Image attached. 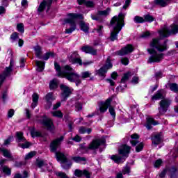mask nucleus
<instances>
[{
  "label": "nucleus",
  "mask_w": 178,
  "mask_h": 178,
  "mask_svg": "<svg viewBox=\"0 0 178 178\" xmlns=\"http://www.w3.org/2000/svg\"><path fill=\"white\" fill-rule=\"evenodd\" d=\"M34 51H35V54L37 58H38V59H42V56H41V54H42L41 47H40V46L35 47Z\"/></svg>",
  "instance_id": "34"
},
{
  "label": "nucleus",
  "mask_w": 178,
  "mask_h": 178,
  "mask_svg": "<svg viewBox=\"0 0 178 178\" xmlns=\"http://www.w3.org/2000/svg\"><path fill=\"white\" fill-rule=\"evenodd\" d=\"M159 106H160L158 108V116L165 115V113L168 112V109H169V106H170V100H169L168 99H163L159 102Z\"/></svg>",
  "instance_id": "12"
},
{
  "label": "nucleus",
  "mask_w": 178,
  "mask_h": 178,
  "mask_svg": "<svg viewBox=\"0 0 178 178\" xmlns=\"http://www.w3.org/2000/svg\"><path fill=\"white\" fill-rule=\"evenodd\" d=\"M170 89L174 92H178V85L177 83H170Z\"/></svg>",
  "instance_id": "41"
},
{
  "label": "nucleus",
  "mask_w": 178,
  "mask_h": 178,
  "mask_svg": "<svg viewBox=\"0 0 178 178\" xmlns=\"http://www.w3.org/2000/svg\"><path fill=\"white\" fill-rule=\"evenodd\" d=\"M79 26L82 31L84 33H88V30H90V25L84 22V21H81Z\"/></svg>",
  "instance_id": "28"
},
{
  "label": "nucleus",
  "mask_w": 178,
  "mask_h": 178,
  "mask_svg": "<svg viewBox=\"0 0 178 178\" xmlns=\"http://www.w3.org/2000/svg\"><path fill=\"white\" fill-rule=\"evenodd\" d=\"M131 151V147L127 145H123L118 149V154L120 155H123V156H127V155L130 154Z\"/></svg>",
  "instance_id": "19"
},
{
  "label": "nucleus",
  "mask_w": 178,
  "mask_h": 178,
  "mask_svg": "<svg viewBox=\"0 0 178 178\" xmlns=\"http://www.w3.org/2000/svg\"><path fill=\"white\" fill-rule=\"evenodd\" d=\"M105 145V139H95L93 140L88 145V147H83L86 152H90V151H95L98 149L99 147Z\"/></svg>",
  "instance_id": "8"
},
{
  "label": "nucleus",
  "mask_w": 178,
  "mask_h": 178,
  "mask_svg": "<svg viewBox=\"0 0 178 178\" xmlns=\"http://www.w3.org/2000/svg\"><path fill=\"white\" fill-rule=\"evenodd\" d=\"M131 0H126L125 5L123 6L122 9H127L130 6V2Z\"/></svg>",
  "instance_id": "62"
},
{
  "label": "nucleus",
  "mask_w": 178,
  "mask_h": 178,
  "mask_svg": "<svg viewBox=\"0 0 178 178\" xmlns=\"http://www.w3.org/2000/svg\"><path fill=\"white\" fill-rule=\"evenodd\" d=\"M70 62H71V63H78V65L79 66H81L83 65V66H88V65L92 64V61H85L83 63L81 61V58H80V56L79 55V53H77V51H74L70 56Z\"/></svg>",
  "instance_id": "11"
},
{
  "label": "nucleus",
  "mask_w": 178,
  "mask_h": 178,
  "mask_svg": "<svg viewBox=\"0 0 178 178\" xmlns=\"http://www.w3.org/2000/svg\"><path fill=\"white\" fill-rule=\"evenodd\" d=\"M111 102H112V98H108L106 100L105 102H102L99 105V111L101 113H105V112L108 111V108H108L109 113L111 115L113 118L115 119V118H116V112L115 111V108H113L111 106Z\"/></svg>",
  "instance_id": "4"
},
{
  "label": "nucleus",
  "mask_w": 178,
  "mask_h": 178,
  "mask_svg": "<svg viewBox=\"0 0 178 178\" xmlns=\"http://www.w3.org/2000/svg\"><path fill=\"white\" fill-rule=\"evenodd\" d=\"M162 165V159H159L154 163V168H159Z\"/></svg>",
  "instance_id": "54"
},
{
  "label": "nucleus",
  "mask_w": 178,
  "mask_h": 178,
  "mask_svg": "<svg viewBox=\"0 0 178 178\" xmlns=\"http://www.w3.org/2000/svg\"><path fill=\"white\" fill-rule=\"evenodd\" d=\"M35 65L38 67L37 70L38 72H42L44 70V67H45V63L42 61L35 60Z\"/></svg>",
  "instance_id": "31"
},
{
  "label": "nucleus",
  "mask_w": 178,
  "mask_h": 178,
  "mask_svg": "<svg viewBox=\"0 0 178 178\" xmlns=\"http://www.w3.org/2000/svg\"><path fill=\"white\" fill-rule=\"evenodd\" d=\"M54 67L60 77H65L70 83H76V86L81 84L80 75L70 65H65L60 67V65L58 63H55Z\"/></svg>",
  "instance_id": "1"
},
{
  "label": "nucleus",
  "mask_w": 178,
  "mask_h": 178,
  "mask_svg": "<svg viewBox=\"0 0 178 178\" xmlns=\"http://www.w3.org/2000/svg\"><path fill=\"white\" fill-rule=\"evenodd\" d=\"M113 66L112 63H111V59L108 58L106 61V64L99 70H96V74L99 77H102V79H105V74H106V72L109 69H112Z\"/></svg>",
  "instance_id": "10"
},
{
  "label": "nucleus",
  "mask_w": 178,
  "mask_h": 178,
  "mask_svg": "<svg viewBox=\"0 0 178 178\" xmlns=\"http://www.w3.org/2000/svg\"><path fill=\"white\" fill-rule=\"evenodd\" d=\"M56 159L62 164L67 163V159L66 158V156H57Z\"/></svg>",
  "instance_id": "42"
},
{
  "label": "nucleus",
  "mask_w": 178,
  "mask_h": 178,
  "mask_svg": "<svg viewBox=\"0 0 178 178\" xmlns=\"http://www.w3.org/2000/svg\"><path fill=\"white\" fill-rule=\"evenodd\" d=\"M144 148V143L141 142L136 147V152H140V151H143Z\"/></svg>",
  "instance_id": "45"
},
{
  "label": "nucleus",
  "mask_w": 178,
  "mask_h": 178,
  "mask_svg": "<svg viewBox=\"0 0 178 178\" xmlns=\"http://www.w3.org/2000/svg\"><path fill=\"white\" fill-rule=\"evenodd\" d=\"M72 159L76 163H81V165H86L87 163V159L86 157L75 156Z\"/></svg>",
  "instance_id": "26"
},
{
  "label": "nucleus",
  "mask_w": 178,
  "mask_h": 178,
  "mask_svg": "<svg viewBox=\"0 0 178 178\" xmlns=\"http://www.w3.org/2000/svg\"><path fill=\"white\" fill-rule=\"evenodd\" d=\"M56 175L59 178H69V176H67V175L63 172H58L56 173Z\"/></svg>",
  "instance_id": "46"
},
{
  "label": "nucleus",
  "mask_w": 178,
  "mask_h": 178,
  "mask_svg": "<svg viewBox=\"0 0 178 178\" xmlns=\"http://www.w3.org/2000/svg\"><path fill=\"white\" fill-rule=\"evenodd\" d=\"M69 18H67L64 20V24H70V28L65 29V34H72L73 31L77 29L76 25V19L80 17L83 19V15L79 14L70 13L67 15Z\"/></svg>",
  "instance_id": "3"
},
{
  "label": "nucleus",
  "mask_w": 178,
  "mask_h": 178,
  "mask_svg": "<svg viewBox=\"0 0 178 178\" xmlns=\"http://www.w3.org/2000/svg\"><path fill=\"white\" fill-rule=\"evenodd\" d=\"M109 13H111V8H107L104 10H98L96 15H91V18L92 19V20H100L101 17L103 16L104 17H106V16H108Z\"/></svg>",
  "instance_id": "15"
},
{
  "label": "nucleus",
  "mask_w": 178,
  "mask_h": 178,
  "mask_svg": "<svg viewBox=\"0 0 178 178\" xmlns=\"http://www.w3.org/2000/svg\"><path fill=\"white\" fill-rule=\"evenodd\" d=\"M38 153L35 151H32L29 153H28V154L26 155V156H38Z\"/></svg>",
  "instance_id": "57"
},
{
  "label": "nucleus",
  "mask_w": 178,
  "mask_h": 178,
  "mask_svg": "<svg viewBox=\"0 0 178 178\" xmlns=\"http://www.w3.org/2000/svg\"><path fill=\"white\" fill-rule=\"evenodd\" d=\"M167 42V41H165L162 43L161 42V39L154 38L151 42L150 47H152V48H155L159 52H163L168 49Z\"/></svg>",
  "instance_id": "6"
},
{
  "label": "nucleus",
  "mask_w": 178,
  "mask_h": 178,
  "mask_svg": "<svg viewBox=\"0 0 178 178\" xmlns=\"http://www.w3.org/2000/svg\"><path fill=\"white\" fill-rule=\"evenodd\" d=\"M35 165L36 166H38V168H40V169L42 168H47L48 166V161L38 157L35 161Z\"/></svg>",
  "instance_id": "21"
},
{
  "label": "nucleus",
  "mask_w": 178,
  "mask_h": 178,
  "mask_svg": "<svg viewBox=\"0 0 178 178\" xmlns=\"http://www.w3.org/2000/svg\"><path fill=\"white\" fill-rule=\"evenodd\" d=\"M31 145V143L30 142H27V141H24V143H19V147H20L21 148H29L30 146Z\"/></svg>",
  "instance_id": "44"
},
{
  "label": "nucleus",
  "mask_w": 178,
  "mask_h": 178,
  "mask_svg": "<svg viewBox=\"0 0 178 178\" xmlns=\"http://www.w3.org/2000/svg\"><path fill=\"white\" fill-rule=\"evenodd\" d=\"M31 136L34 137H41V132L37 131H31Z\"/></svg>",
  "instance_id": "48"
},
{
  "label": "nucleus",
  "mask_w": 178,
  "mask_h": 178,
  "mask_svg": "<svg viewBox=\"0 0 178 178\" xmlns=\"http://www.w3.org/2000/svg\"><path fill=\"white\" fill-rule=\"evenodd\" d=\"M140 139V136L137 134H134L131 135V140L130 143L131 144L132 147H136L137 144H140V141L138 140Z\"/></svg>",
  "instance_id": "24"
},
{
  "label": "nucleus",
  "mask_w": 178,
  "mask_h": 178,
  "mask_svg": "<svg viewBox=\"0 0 178 178\" xmlns=\"http://www.w3.org/2000/svg\"><path fill=\"white\" fill-rule=\"evenodd\" d=\"M27 177H29V172H27V171H24L23 175H22V174L20 173H17L14 176V178H27Z\"/></svg>",
  "instance_id": "38"
},
{
  "label": "nucleus",
  "mask_w": 178,
  "mask_h": 178,
  "mask_svg": "<svg viewBox=\"0 0 178 178\" xmlns=\"http://www.w3.org/2000/svg\"><path fill=\"white\" fill-rule=\"evenodd\" d=\"M50 90L58 88V79H53L49 84Z\"/></svg>",
  "instance_id": "36"
},
{
  "label": "nucleus",
  "mask_w": 178,
  "mask_h": 178,
  "mask_svg": "<svg viewBox=\"0 0 178 178\" xmlns=\"http://www.w3.org/2000/svg\"><path fill=\"white\" fill-rule=\"evenodd\" d=\"M169 1L170 0H154V3L161 8H165V6H168Z\"/></svg>",
  "instance_id": "27"
},
{
  "label": "nucleus",
  "mask_w": 178,
  "mask_h": 178,
  "mask_svg": "<svg viewBox=\"0 0 178 178\" xmlns=\"http://www.w3.org/2000/svg\"><path fill=\"white\" fill-rule=\"evenodd\" d=\"M38 94L37 93H34L32 95V99H33V103L31 104L32 108H35V106H37V105L38 104Z\"/></svg>",
  "instance_id": "33"
},
{
  "label": "nucleus",
  "mask_w": 178,
  "mask_h": 178,
  "mask_svg": "<svg viewBox=\"0 0 178 178\" xmlns=\"http://www.w3.org/2000/svg\"><path fill=\"white\" fill-rule=\"evenodd\" d=\"M1 152L4 156H12L10 151H9L6 149H2Z\"/></svg>",
  "instance_id": "49"
},
{
  "label": "nucleus",
  "mask_w": 178,
  "mask_h": 178,
  "mask_svg": "<svg viewBox=\"0 0 178 178\" xmlns=\"http://www.w3.org/2000/svg\"><path fill=\"white\" fill-rule=\"evenodd\" d=\"M147 52L150 54V57L148 60V63H159L162 59H163V54L158 53L155 49H148Z\"/></svg>",
  "instance_id": "7"
},
{
  "label": "nucleus",
  "mask_w": 178,
  "mask_h": 178,
  "mask_svg": "<svg viewBox=\"0 0 178 178\" xmlns=\"http://www.w3.org/2000/svg\"><path fill=\"white\" fill-rule=\"evenodd\" d=\"M131 76V72H127L126 74H124L122 79H121V82L122 83H126V81L127 80H129V79H130Z\"/></svg>",
  "instance_id": "39"
},
{
  "label": "nucleus",
  "mask_w": 178,
  "mask_h": 178,
  "mask_svg": "<svg viewBox=\"0 0 178 178\" xmlns=\"http://www.w3.org/2000/svg\"><path fill=\"white\" fill-rule=\"evenodd\" d=\"M159 35L161 38H165L169 37L170 34H177L178 26L177 25H172L169 28L165 26L162 29L159 31Z\"/></svg>",
  "instance_id": "5"
},
{
  "label": "nucleus",
  "mask_w": 178,
  "mask_h": 178,
  "mask_svg": "<svg viewBox=\"0 0 178 178\" xmlns=\"http://www.w3.org/2000/svg\"><path fill=\"white\" fill-rule=\"evenodd\" d=\"M81 51L90 55H97V49L91 46H83L81 47Z\"/></svg>",
  "instance_id": "20"
},
{
  "label": "nucleus",
  "mask_w": 178,
  "mask_h": 178,
  "mask_svg": "<svg viewBox=\"0 0 178 178\" xmlns=\"http://www.w3.org/2000/svg\"><path fill=\"white\" fill-rule=\"evenodd\" d=\"M102 29H104V26H98L97 29H95V31H97V32L99 33V35H101V34H102Z\"/></svg>",
  "instance_id": "61"
},
{
  "label": "nucleus",
  "mask_w": 178,
  "mask_h": 178,
  "mask_svg": "<svg viewBox=\"0 0 178 178\" xmlns=\"http://www.w3.org/2000/svg\"><path fill=\"white\" fill-rule=\"evenodd\" d=\"M144 20L145 22L152 23V22H154V20H155V18L152 17V15L147 14L144 15Z\"/></svg>",
  "instance_id": "37"
},
{
  "label": "nucleus",
  "mask_w": 178,
  "mask_h": 178,
  "mask_svg": "<svg viewBox=\"0 0 178 178\" xmlns=\"http://www.w3.org/2000/svg\"><path fill=\"white\" fill-rule=\"evenodd\" d=\"M149 35H151V33H149V31H146L141 34L140 38H148V37H149Z\"/></svg>",
  "instance_id": "56"
},
{
  "label": "nucleus",
  "mask_w": 178,
  "mask_h": 178,
  "mask_svg": "<svg viewBox=\"0 0 178 178\" xmlns=\"http://www.w3.org/2000/svg\"><path fill=\"white\" fill-rule=\"evenodd\" d=\"M13 115H15V110L14 109L9 110L8 113V118H12Z\"/></svg>",
  "instance_id": "63"
},
{
  "label": "nucleus",
  "mask_w": 178,
  "mask_h": 178,
  "mask_svg": "<svg viewBox=\"0 0 178 178\" xmlns=\"http://www.w3.org/2000/svg\"><path fill=\"white\" fill-rule=\"evenodd\" d=\"M159 99H163L162 90L157 91L152 97V101H158Z\"/></svg>",
  "instance_id": "29"
},
{
  "label": "nucleus",
  "mask_w": 178,
  "mask_h": 178,
  "mask_svg": "<svg viewBox=\"0 0 178 178\" xmlns=\"http://www.w3.org/2000/svg\"><path fill=\"white\" fill-rule=\"evenodd\" d=\"M2 170L3 172L5 173V175H7V176H10L12 173V170L7 166H3Z\"/></svg>",
  "instance_id": "43"
},
{
  "label": "nucleus",
  "mask_w": 178,
  "mask_h": 178,
  "mask_svg": "<svg viewBox=\"0 0 178 178\" xmlns=\"http://www.w3.org/2000/svg\"><path fill=\"white\" fill-rule=\"evenodd\" d=\"M44 99L48 105V106H46V108L47 109H49L52 105V101H55V98L54 97L52 92L47 93L44 97Z\"/></svg>",
  "instance_id": "23"
},
{
  "label": "nucleus",
  "mask_w": 178,
  "mask_h": 178,
  "mask_svg": "<svg viewBox=\"0 0 178 178\" xmlns=\"http://www.w3.org/2000/svg\"><path fill=\"white\" fill-rule=\"evenodd\" d=\"M156 126L159 124V122L158 121H155V120L152 118H147V123L145 124V127L147 129V130H151L152 129V125Z\"/></svg>",
  "instance_id": "22"
},
{
  "label": "nucleus",
  "mask_w": 178,
  "mask_h": 178,
  "mask_svg": "<svg viewBox=\"0 0 178 178\" xmlns=\"http://www.w3.org/2000/svg\"><path fill=\"white\" fill-rule=\"evenodd\" d=\"M17 29L18 31H19V33H24V26L22 23L17 25Z\"/></svg>",
  "instance_id": "50"
},
{
  "label": "nucleus",
  "mask_w": 178,
  "mask_h": 178,
  "mask_svg": "<svg viewBox=\"0 0 178 178\" xmlns=\"http://www.w3.org/2000/svg\"><path fill=\"white\" fill-rule=\"evenodd\" d=\"M130 61L129 60V59L127 58V57H124V58H122L121 59V63H122V65H124L125 66H127V65H129V63Z\"/></svg>",
  "instance_id": "53"
},
{
  "label": "nucleus",
  "mask_w": 178,
  "mask_h": 178,
  "mask_svg": "<svg viewBox=\"0 0 178 178\" xmlns=\"http://www.w3.org/2000/svg\"><path fill=\"white\" fill-rule=\"evenodd\" d=\"M152 144H154V145H158V144H161V142L162 141V136L161 134H157L154 136V137L152 138Z\"/></svg>",
  "instance_id": "25"
},
{
  "label": "nucleus",
  "mask_w": 178,
  "mask_h": 178,
  "mask_svg": "<svg viewBox=\"0 0 178 178\" xmlns=\"http://www.w3.org/2000/svg\"><path fill=\"white\" fill-rule=\"evenodd\" d=\"M122 173H123V175H127V173H130V167L126 166V167L122 170Z\"/></svg>",
  "instance_id": "58"
},
{
  "label": "nucleus",
  "mask_w": 178,
  "mask_h": 178,
  "mask_svg": "<svg viewBox=\"0 0 178 178\" xmlns=\"http://www.w3.org/2000/svg\"><path fill=\"white\" fill-rule=\"evenodd\" d=\"M124 14L120 13L118 16H114L112 18L111 21V27H112V30L110 35L111 41L118 40V35L122 31V27L124 26Z\"/></svg>",
  "instance_id": "2"
},
{
  "label": "nucleus",
  "mask_w": 178,
  "mask_h": 178,
  "mask_svg": "<svg viewBox=\"0 0 178 178\" xmlns=\"http://www.w3.org/2000/svg\"><path fill=\"white\" fill-rule=\"evenodd\" d=\"M73 141H75L76 143H80L81 141V137L80 136L76 135L74 138H72Z\"/></svg>",
  "instance_id": "59"
},
{
  "label": "nucleus",
  "mask_w": 178,
  "mask_h": 178,
  "mask_svg": "<svg viewBox=\"0 0 178 178\" xmlns=\"http://www.w3.org/2000/svg\"><path fill=\"white\" fill-rule=\"evenodd\" d=\"M166 173H168V169L163 170L159 175L160 178H163L166 175Z\"/></svg>",
  "instance_id": "60"
},
{
  "label": "nucleus",
  "mask_w": 178,
  "mask_h": 178,
  "mask_svg": "<svg viewBox=\"0 0 178 178\" xmlns=\"http://www.w3.org/2000/svg\"><path fill=\"white\" fill-rule=\"evenodd\" d=\"M131 83H133V84H138V77L134 76V78L132 79Z\"/></svg>",
  "instance_id": "64"
},
{
  "label": "nucleus",
  "mask_w": 178,
  "mask_h": 178,
  "mask_svg": "<svg viewBox=\"0 0 178 178\" xmlns=\"http://www.w3.org/2000/svg\"><path fill=\"white\" fill-rule=\"evenodd\" d=\"M17 137V143H24L26 141V138L23 136L22 132H17L16 133Z\"/></svg>",
  "instance_id": "32"
},
{
  "label": "nucleus",
  "mask_w": 178,
  "mask_h": 178,
  "mask_svg": "<svg viewBox=\"0 0 178 178\" xmlns=\"http://www.w3.org/2000/svg\"><path fill=\"white\" fill-rule=\"evenodd\" d=\"M52 115L56 116V118H63V114L62 113V111H58L52 112Z\"/></svg>",
  "instance_id": "47"
},
{
  "label": "nucleus",
  "mask_w": 178,
  "mask_h": 178,
  "mask_svg": "<svg viewBox=\"0 0 178 178\" xmlns=\"http://www.w3.org/2000/svg\"><path fill=\"white\" fill-rule=\"evenodd\" d=\"M134 22L135 23H138V24L144 23L145 19H144V17H143L135 16L134 18Z\"/></svg>",
  "instance_id": "40"
},
{
  "label": "nucleus",
  "mask_w": 178,
  "mask_h": 178,
  "mask_svg": "<svg viewBox=\"0 0 178 178\" xmlns=\"http://www.w3.org/2000/svg\"><path fill=\"white\" fill-rule=\"evenodd\" d=\"M10 38L13 41H16V40H19V35L17 33H14L11 35Z\"/></svg>",
  "instance_id": "55"
},
{
  "label": "nucleus",
  "mask_w": 178,
  "mask_h": 178,
  "mask_svg": "<svg viewBox=\"0 0 178 178\" xmlns=\"http://www.w3.org/2000/svg\"><path fill=\"white\" fill-rule=\"evenodd\" d=\"M15 65V62L13 60H10V65L8 67H6L3 72V73L0 75V87L3 83V81H5V79L6 77H9L12 74V72H13V66Z\"/></svg>",
  "instance_id": "9"
},
{
  "label": "nucleus",
  "mask_w": 178,
  "mask_h": 178,
  "mask_svg": "<svg viewBox=\"0 0 178 178\" xmlns=\"http://www.w3.org/2000/svg\"><path fill=\"white\" fill-rule=\"evenodd\" d=\"M134 51V47L131 44H127L125 47H123L121 50L116 52L117 55L120 56H124L129 54H131Z\"/></svg>",
  "instance_id": "16"
},
{
  "label": "nucleus",
  "mask_w": 178,
  "mask_h": 178,
  "mask_svg": "<svg viewBox=\"0 0 178 178\" xmlns=\"http://www.w3.org/2000/svg\"><path fill=\"white\" fill-rule=\"evenodd\" d=\"M75 109L76 111H81L83 109V104L80 102H76L75 104Z\"/></svg>",
  "instance_id": "52"
},
{
  "label": "nucleus",
  "mask_w": 178,
  "mask_h": 178,
  "mask_svg": "<svg viewBox=\"0 0 178 178\" xmlns=\"http://www.w3.org/2000/svg\"><path fill=\"white\" fill-rule=\"evenodd\" d=\"M54 58L55 57V53L53 52H47L45 54H44L43 56H42V59L44 60H48L49 58Z\"/></svg>",
  "instance_id": "35"
},
{
  "label": "nucleus",
  "mask_w": 178,
  "mask_h": 178,
  "mask_svg": "<svg viewBox=\"0 0 178 178\" xmlns=\"http://www.w3.org/2000/svg\"><path fill=\"white\" fill-rule=\"evenodd\" d=\"M91 76V74L90 72L86 71L81 73V77L82 79H87Z\"/></svg>",
  "instance_id": "51"
},
{
  "label": "nucleus",
  "mask_w": 178,
  "mask_h": 178,
  "mask_svg": "<svg viewBox=\"0 0 178 178\" xmlns=\"http://www.w3.org/2000/svg\"><path fill=\"white\" fill-rule=\"evenodd\" d=\"M60 88L62 91V101H66V99H67V98H69L70 96V94H72L73 89H70L69 86L63 84L60 86Z\"/></svg>",
  "instance_id": "14"
},
{
  "label": "nucleus",
  "mask_w": 178,
  "mask_h": 178,
  "mask_svg": "<svg viewBox=\"0 0 178 178\" xmlns=\"http://www.w3.org/2000/svg\"><path fill=\"white\" fill-rule=\"evenodd\" d=\"M36 120L40 122L44 127L49 130L50 131H52L54 129V124L52 123V120L47 118L46 116L42 117L41 119L38 118V116H36Z\"/></svg>",
  "instance_id": "13"
},
{
  "label": "nucleus",
  "mask_w": 178,
  "mask_h": 178,
  "mask_svg": "<svg viewBox=\"0 0 178 178\" xmlns=\"http://www.w3.org/2000/svg\"><path fill=\"white\" fill-rule=\"evenodd\" d=\"M110 159L112 161H114L115 163H123V162L126 161V159H124V157L120 156H111Z\"/></svg>",
  "instance_id": "30"
},
{
  "label": "nucleus",
  "mask_w": 178,
  "mask_h": 178,
  "mask_svg": "<svg viewBox=\"0 0 178 178\" xmlns=\"http://www.w3.org/2000/svg\"><path fill=\"white\" fill-rule=\"evenodd\" d=\"M61 141H63V136H61L51 142L50 145L51 152H56V149H58V147H59Z\"/></svg>",
  "instance_id": "18"
},
{
  "label": "nucleus",
  "mask_w": 178,
  "mask_h": 178,
  "mask_svg": "<svg viewBox=\"0 0 178 178\" xmlns=\"http://www.w3.org/2000/svg\"><path fill=\"white\" fill-rule=\"evenodd\" d=\"M74 176L76 177L81 178L84 176L86 178H91V172L87 170H80L76 169L74 172Z\"/></svg>",
  "instance_id": "17"
}]
</instances>
